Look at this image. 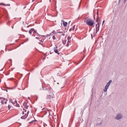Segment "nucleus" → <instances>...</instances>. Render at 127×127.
<instances>
[{"label":"nucleus","mask_w":127,"mask_h":127,"mask_svg":"<svg viewBox=\"0 0 127 127\" xmlns=\"http://www.w3.org/2000/svg\"><path fill=\"white\" fill-rule=\"evenodd\" d=\"M74 29H75V25H74L73 27H72L69 29V31H72L73 30H74Z\"/></svg>","instance_id":"nucleus-18"},{"label":"nucleus","mask_w":127,"mask_h":127,"mask_svg":"<svg viewBox=\"0 0 127 127\" xmlns=\"http://www.w3.org/2000/svg\"><path fill=\"white\" fill-rule=\"evenodd\" d=\"M54 51L58 55H60V53L58 51V46L57 45H55V47L54 48Z\"/></svg>","instance_id":"nucleus-8"},{"label":"nucleus","mask_w":127,"mask_h":127,"mask_svg":"<svg viewBox=\"0 0 127 127\" xmlns=\"http://www.w3.org/2000/svg\"><path fill=\"white\" fill-rule=\"evenodd\" d=\"M44 126L45 127V126H47V125H44Z\"/></svg>","instance_id":"nucleus-34"},{"label":"nucleus","mask_w":127,"mask_h":127,"mask_svg":"<svg viewBox=\"0 0 127 127\" xmlns=\"http://www.w3.org/2000/svg\"><path fill=\"white\" fill-rule=\"evenodd\" d=\"M123 118V115L121 114H118L117 117L115 118L116 120H121Z\"/></svg>","instance_id":"nucleus-12"},{"label":"nucleus","mask_w":127,"mask_h":127,"mask_svg":"<svg viewBox=\"0 0 127 127\" xmlns=\"http://www.w3.org/2000/svg\"><path fill=\"white\" fill-rule=\"evenodd\" d=\"M23 106L24 108H25V109H28V107H29V105H28V104L26 102H24L23 104Z\"/></svg>","instance_id":"nucleus-13"},{"label":"nucleus","mask_w":127,"mask_h":127,"mask_svg":"<svg viewBox=\"0 0 127 127\" xmlns=\"http://www.w3.org/2000/svg\"><path fill=\"white\" fill-rule=\"evenodd\" d=\"M47 90H48V92L50 93V94H48L47 96V100H51V99H54V94L52 93V88L51 87H49V88H47Z\"/></svg>","instance_id":"nucleus-2"},{"label":"nucleus","mask_w":127,"mask_h":127,"mask_svg":"<svg viewBox=\"0 0 127 127\" xmlns=\"http://www.w3.org/2000/svg\"><path fill=\"white\" fill-rule=\"evenodd\" d=\"M97 16H98V15H99V11H97Z\"/></svg>","instance_id":"nucleus-26"},{"label":"nucleus","mask_w":127,"mask_h":127,"mask_svg":"<svg viewBox=\"0 0 127 127\" xmlns=\"http://www.w3.org/2000/svg\"><path fill=\"white\" fill-rule=\"evenodd\" d=\"M9 61L11 62V60H9Z\"/></svg>","instance_id":"nucleus-33"},{"label":"nucleus","mask_w":127,"mask_h":127,"mask_svg":"<svg viewBox=\"0 0 127 127\" xmlns=\"http://www.w3.org/2000/svg\"><path fill=\"white\" fill-rule=\"evenodd\" d=\"M39 43L40 44H41L42 43H43V42H44V40H43V39H40V40H39Z\"/></svg>","instance_id":"nucleus-19"},{"label":"nucleus","mask_w":127,"mask_h":127,"mask_svg":"<svg viewBox=\"0 0 127 127\" xmlns=\"http://www.w3.org/2000/svg\"><path fill=\"white\" fill-rule=\"evenodd\" d=\"M34 122H36V120H33L31 122H30L29 124H32L33 123H34Z\"/></svg>","instance_id":"nucleus-23"},{"label":"nucleus","mask_w":127,"mask_h":127,"mask_svg":"<svg viewBox=\"0 0 127 127\" xmlns=\"http://www.w3.org/2000/svg\"><path fill=\"white\" fill-rule=\"evenodd\" d=\"M10 108H11V106H10V105H8V109L10 110Z\"/></svg>","instance_id":"nucleus-22"},{"label":"nucleus","mask_w":127,"mask_h":127,"mask_svg":"<svg viewBox=\"0 0 127 127\" xmlns=\"http://www.w3.org/2000/svg\"><path fill=\"white\" fill-rule=\"evenodd\" d=\"M41 37H45V36H41Z\"/></svg>","instance_id":"nucleus-30"},{"label":"nucleus","mask_w":127,"mask_h":127,"mask_svg":"<svg viewBox=\"0 0 127 127\" xmlns=\"http://www.w3.org/2000/svg\"><path fill=\"white\" fill-rule=\"evenodd\" d=\"M59 33V35L61 36H65V34L64 32H59V33H56L55 31H53V32H51V33L49 35V36L52 37V39L55 41L56 40V37L57 36V34Z\"/></svg>","instance_id":"nucleus-1"},{"label":"nucleus","mask_w":127,"mask_h":127,"mask_svg":"<svg viewBox=\"0 0 127 127\" xmlns=\"http://www.w3.org/2000/svg\"><path fill=\"white\" fill-rule=\"evenodd\" d=\"M50 0V1H51V0Z\"/></svg>","instance_id":"nucleus-35"},{"label":"nucleus","mask_w":127,"mask_h":127,"mask_svg":"<svg viewBox=\"0 0 127 127\" xmlns=\"http://www.w3.org/2000/svg\"><path fill=\"white\" fill-rule=\"evenodd\" d=\"M25 32H28V31L25 30Z\"/></svg>","instance_id":"nucleus-31"},{"label":"nucleus","mask_w":127,"mask_h":127,"mask_svg":"<svg viewBox=\"0 0 127 127\" xmlns=\"http://www.w3.org/2000/svg\"><path fill=\"white\" fill-rule=\"evenodd\" d=\"M11 103H12L13 105H14V106H16V107H19V104L17 103V101L16 100H12L11 101Z\"/></svg>","instance_id":"nucleus-10"},{"label":"nucleus","mask_w":127,"mask_h":127,"mask_svg":"<svg viewBox=\"0 0 127 127\" xmlns=\"http://www.w3.org/2000/svg\"><path fill=\"white\" fill-rule=\"evenodd\" d=\"M108 83H110V84H111V83H112V80H109V82H108Z\"/></svg>","instance_id":"nucleus-27"},{"label":"nucleus","mask_w":127,"mask_h":127,"mask_svg":"<svg viewBox=\"0 0 127 127\" xmlns=\"http://www.w3.org/2000/svg\"><path fill=\"white\" fill-rule=\"evenodd\" d=\"M71 43V37L68 36L67 38H65L64 40H63V44L65 46H69V45Z\"/></svg>","instance_id":"nucleus-4"},{"label":"nucleus","mask_w":127,"mask_h":127,"mask_svg":"<svg viewBox=\"0 0 127 127\" xmlns=\"http://www.w3.org/2000/svg\"><path fill=\"white\" fill-rule=\"evenodd\" d=\"M0 101L2 105H4V104H6L7 103V100L5 98L2 97H0Z\"/></svg>","instance_id":"nucleus-7"},{"label":"nucleus","mask_w":127,"mask_h":127,"mask_svg":"<svg viewBox=\"0 0 127 127\" xmlns=\"http://www.w3.org/2000/svg\"><path fill=\"white\" fill-rule=\"evenodd\" d=\"M110 85H111V83H109V82H108V83H107V84H106V85H107V86H109Z\"/></svg>","instance_id":"nucleus-25"},{"label":"nucleus","mask_w":127,"mask_h":127,"mask_svg":"<svg viewBox=\"0 0 127 127\" xmlns=\"http://www.w3.org/2000/svg\"><path fill=\"white\" fill-rule=\"evenodd\" d=\"M51 39V37L49 38V40L51 43H52V41L50 40Z\"/></svg>","instance_id":"nucleus-24"},{"label":"nucleus","mask_w":127,"mask_h":127,"mask_svg":"<svg viewBox=\"0 0 127 127\" xmlns=\"http://www.w3.org/2000/svg\"><path fill=\"white\" fill-rule=\"evenodd\" d=\"M63 24L64 26H67V25H68V23H67L66 22H65V21H63Z\"/></svg>","instance_id":"nucleus-17"},{"label":"nucleus","mask_w":127,"mask_h":127,"mask_svg":"<svg viewBox=\"0 0 127 127\" xmlns=\"http://www.w3.org/2000/svg\"><path fill=\"white\" fill-rule=\"evenodd\" d=\"M29 33L30 35H31L32 36H35L34 34H37L39 36H41V35H39L38 33H37V31L34 29V28H31L29 31Z\"/></svg>","instance_id":"nucleus-6"},{"label":"nucleus","mask_w":127,"mask_h":127,"mask_svg":"<svg viewBox=\"0 0 127 127\" xmlns=\"http://www.w3.org/2000/svg\"><path fill=\"white\" fill-rule=\"evenodd\" d=\"M5 91H6V92H7V89H5Z\"/></svg>","instance_id":"nucleus-32"},{"label":"nucleus","mask_w":127,"mask_h":127,"mask_svg":"<svg viewBox=\"0 0 127 127\" xmlns=\"http://www.w3.org/2000/svg\"><path fill=\"white\" fill-rule=\"evenodd\" d=\"M0 5H4V6H5V5H7V4L6 5V4H5L4 3H0Z\"/></svg>","instance_id":"nucleus-21"},{"label":"nucleus","mask_w":127,"mask_h":127,"mask_svg":"<svg viewBox=\"0 0 127 127\" xmlns=\"http://www.w3.org/2000/svg\"><path fill=\"white\" fill-rule=\"evenodd\" d=\"M44 112L46 113L45 114L47 115L49 114V116H50V111H49V110H48V109H44Z\"/></svg>","instance_id":"nucleus-14"},{"label":"nucleus","mask_w":127,"mask_h":127,"mask_svg":"<svg viewBox=\"0 0 127 127\" xmlns=\"http://www.w3.org/2000/svg\"><path fill=\"white\" fill-rule=\"evenodd\" d=\"M108 89H109V86L106 85L105 88L104 89V92H107V91H108Z\"/></svg>","instance_id":"nucleus-16"},{"label":"nucleus","mask_w":127,"mask_h":127,"mask_svg":"<svg viewBox=\"0 0 127 127\" xmlns=\"http://www.w3.org/2000/svg\"><path fill=\"white\" fill-rule=\"evenodd\" d=\"M96 22L97 23H100V16H99V15L97 16V18H96Z\"/></svg>","instance_id":"nucleus-15"},{"label":"nucleus","mask_w":127,"mask_h":127,"mask_svg":"<svg viewBox=\"0 0 127 127\" xmlns=\"http://www.w3.org/2000/svg\"><path fill=\"white\" fill-rule=\"evenodd\" d=\"M99 30H100V23H97L96 25V33H98Z\"/></svg>","instance_id":"nucleus-11"},{"label":"nucleus","mask_w":127,"mask_h":127,"mask_svg":"<svg viewBox=\"0 0 127 127\" xmlns=\"http://www.w3.org/2000/svg\"><path fill=\"white\" fill-rule=\"evenodd\" d=\"M36 39H37L38 40H39L41 39V37H36Z\"/></svg>","instance_id":"nucleus-20"},{"label":"nucleus","mask_w":127,"mask_h":127,"mask_svg":"<svg viewBox=\"0 0 127 127\" xmlns=\"http://www.w3.org/2000/svg\"><path fill=\"white\" fill-rule=\"evenodd\" d=\"M45 18L47 20H49V21H51L52 16H51V15L48 14L47 15H45Z\"/></svg>","instance_id":"nucleus-9"},{"label":"nucleus","mask_w":127,"mask_h":127,"mask_svg":"<svg viewBox=\"0 0 127 127\" xmlns=\"http://www.w3.org/2000/svg\"><path fill=\"white\" fill-rule=\"evenodd\" d=\"M28 114H29V111H27L26 109H23V111L21 113L22 116L21 117V119H22V120H25V119L28 117Z\"/></svg>","instance_id":"nucleus-3"},{"label":"nucleus","mask_w":127,"mask_h":127,"mask_svg":"<svg viewBox=\"0 0 127 127\" xmlns=\"http://www.w3.org/2000/svg\"><path fill=\"white\" fill-rule=\"evenodd\" d=\"M86 23L87 25H89V26H93L94 23V20L91 19L89 17H87L86 20Z\"/></svg>","instance_id":"nucleus-5"},{"label":"nucleus","mask_w":127,"mask_h":127,"mask_svg":"<svg viewBox=\"0 0 127 127\" xmlns=\"http://www.w3.org/2000/svg\"><path fill=\"white\" fill-rule=\"evenodd\" d=\"M104 23H105V20H103V21L102 25H103V24H104Z\"/></svg>","instance_id":"nucleus-28"},{"label":"nucleus","mask_w":127,"mask_h":127,"mask_svg":"<svg viewBox=\"0 0 127 127\" xmlns=\"http://www.w3.org/2000/svg\"><path fill=\"white\" fill-rule=\"evenodd\" d=\"M11 50H12V49H9L8 51H11Z\"/></svg>","instance_id":"nucleus-29"}]
</instances>
